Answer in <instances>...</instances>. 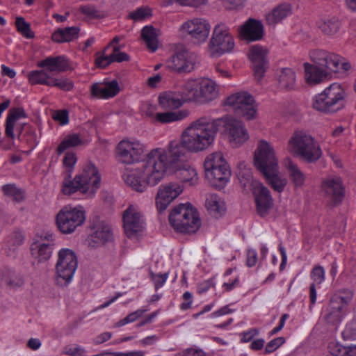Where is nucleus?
<instances>
[{
    "label": "nucleus",
    "instance_id": "nucleus-38",
    "mask_svg": "<svg viewBox=\"0 0 356 356\" xmlns=\"http://www.w3.org/2000/svg\"><path fill=\"white\" fill-rule=\"evenodd\" d=\"M187 110H181L175 112L158 113L156 115V120L161 123H170L184 119L188 115Z\"/></svg>",
    "mask_w": 356,
    "mask_h": 356
},
{
    "label": "nucleus",
    "instance_id": "nucleus-59",
    "mask_svg": "<svg viewBox=\"0 0 356 356\" xmlns=\"http://www.w3.org/2000/svg\"><path fill=\"white\" fill-rule=\"evenodd\" d=\"M52 118L55 121L59 122L61 125L67 124L69 122L68 111L67 110L57 111Z\"/></svg>",
    "mask_w": 356,
    "mask_h": 356
},
{
    "label": "nucleus",
    "instance_id": "nucleus-1",
    "mask_svg": "<svg viewBox=\"0 0 356 356\" xmlns=\"http://www.w3.org/2000/svg\"><path fill=\"white\" fill-rule=\"evenodd\" d=\"M186 158V155L174 156L169 147L168 151L162 148L154 149L147 154L139 167L124 175V180L132 189L141 193L147 186L158 184L169 170L182 183L193 186L197 182V174L193 168L184 162Z\"/></svg>",
    "mask_w": 356,
    "mask_h": 356
},
{
    "label": "nucleus",
    "instance_id": "nucleus-35",
    "mask_svg": "<svg viewBox=\"0 0 356 356\" xmlns=\"http://www.w3.org/2000/svg\"><path fill=\"white\" fill-rule=\"evenodd\" d=\"M79 31L80 29L77 26L58 29L53 33L51 39L53 41L58 43L70 42L78 38Z\"/></svg>",
    "mask_w": 356,
    "mask_h": 356
},
{
    "label": "nucleus",
    "instance_id": "nucleus-30",
    "mask_svg": "<svg viewBox=\"0 0 356 356\" xmlns=\"http://www.w3.org/2000/svg\"><path fill=\"white\" fill-rule=\"evenodd\" d=\"M198 92L200 104L209 102L215 99L218 95L216 83L210 79H204L200 82Z\"/></svg>",
    "mask_w": 356,
    "mask_h": 356
},
{
    "label": "nucleus",
    "instance_id": "nucleus-5",
    "mask_svg": "<svg viewBox=\"0 0 356 356\" xmlns=\"http://www.w3.org/2000/svg\"><path fill=\"white\" fill-rule=\"evenodd\" d=\"M168 218L174 229L180 233H195L201 225L198 213L190 203L175 207Z\"/></svg>",
    "mask_w": 356,
    "mask_h": 356
},
{
    "label": "nucleus",
    "instance_id": "nucleus-23",
    "mask_svg": "<svg viewBox=\"0 0 356 356\" xmlns=\"http://www.w3.org/2000/svg\"><path fill=\"white\" fill-rule=\"evenodd\" d=\"M240 37L247 41H256L261 40L264 36V26L262 23L252 18H250L239 28Z\"/></svg>",
    "mask_w": 356,
    "mask_h": 356
},
{
    "label": "nucleus",
    "instance_id": "nucleus-18",
    "mask_svg": "<svg viewBox=\"0 0 356 356\" xmlns=\"http://www.w3.org/2000/svg\"><path fill=\"white\" fill-rule=\"evenodd\" d=\"M310 57L313 63L318 65L331 76L333 72L339 71L340 57L339 55L327 51L318 49L312 51Z\"/></svg>",
    "mask_w": 356,
    "mask_h": 356
},
{
    "label": "nucleus",
    "instance_id": "nucleus-31",
    "mask_svg": "<svg viewBox=\"0 0 356 356\" xmlns=\"http://www.w3.org/2000/svg\"><path fill=\"white\" fill-rule=\"evenodd\" d=\"M291 14V6L288 3H282L275 7L270 13L266 15V23L268 25L274 26L282 22Z\"/></svg>",
    "mask_w": 356,
    "mask_h": 356
},
{
    "label": "nucleus",
    "instance_id": "nucleus-15",
    "mask_svg": "<svg viewBox=\"0 0 356 356\" xmlns=\"http://www.w3.org/2000/svg\"><path fill=\"white\" fill-rule=\"evenodd\" d=\"M27 115L22 107L12 108L9 110L5 122V134L6 136L13 140L15 138L14 130H16L17 138L19 140L24 130L29 127L27 123H17L21 118H26Z\"/></svg>",
    "mask_w": 356,
    "mask_h": 356
},
{
    "label": "nucleus",
    "instance_id": "nucleus-43",
    "mask_svg": "<svg viewBox=\"0 0 356 356\" xmlns=\"http://www.w3.org/2000/svg\"><path fill=\"white\" fill-rule=\"evenodd\" d=\"M353 297V292L347 289H343L337 291L331 298L330 300L337 302L347 309L348 306Z\"/></svg>",
    "mask_w": 356,
    "mask_h": 356
},
{
    "label": "nucleus",
    "instance_id": "nucleus-46",
    "mask_svg": "<svg viewBox=\"0 0 356 356\" xmlns=\"http://www.w3.org/2000/svg\"><path fill=\"white\" fill-rule=\"evenodd\" d=\"M81 143L82 140L77 134H73L67 135L58 146L57 153L61 154L67 148L76 147Z\"/></svg>",
    "mask_w": 356,
    "mask_h": 356
},
{
    "label": "nucleus",
    "instance_id": "nucleus-54",
    "mask_svg": "<svg viewBox=\"0 0 356 356\" xmlns=\"http://www.w3.org/2000/svg\"><path fill=\"white\" fill-rule=\"evenodd\" d=\"M207 1L208 0H168V3L172 4L177 2L181 6L199 7L200 6L206 4Z\"/></svg>",
    "mask_w": 356,
    "mask_h": 356
},
{
    "label": "nucleus",
    "instance_id": "nucleus-53",
    "mask_svg": "<svg viewBox=\"0 0 356 356\" xmlns=\"http://www.w3.org/2000/svg\"><path fill=\"white\" fill-rule=\"evenodd\" d=\"M24 240V236L22 232L19 231H14L10 236V239L8 243L9 245L12 246L13 249L16 247L21 245Z\"/></svg>",
    "mask_w": 356,
    "mask_h": 356
},
{
    "label": "nucleus",
    "instance_id": "nucleus-49",
    "mask_svg": "<svg viewBox=\"0 0 356 356\" xmlns=\"http://www.w3.org/2000/svg\"><path fill=\"white\" fill-rule=\"evenodd\" d=\"M3 193L13 197L16 202H21L24 199V192L22 189L16 187L15 184H6L2 187Z\"/></svg>",
    "mask_w": 356,
    "mask_h": 356
},
{
    "label": "nucleus",
    "instance_id": "nucleus-55",
    "mask_svg": "<svg viewBox=\"0 0 356 356\" xmlns=\"http://www.w3.org/2000/svg\"><path fill=\"white\" fill-rule=\"evenodd\" d=\"M151 277L154 283L155 289L158 290L165 282L168 277V273H165L163 274H154L151 273Z\"/></svg>",
    "mask_w": 356,
    "mask_h": 356
},
{
    "label": "nucleus",
    "instance_id": "nucleus-61",
    "mask_svg": "<svg viewBox=\"0 0 356 356\" xmlns=\"http://www.w3.org/2000/svg\"><path fill=\"white\" fill-rule=\"evenodd\" d=\"M257 261V254L255 250H249L247 253L246 264L248 267L254 266Z\"/></svg>",
    "mask_w": 356,
    "mask_h": 356
},
{
    "label": "nucleus",
    "instance_id": "nucleus-34",
    "mask_svg": "<svg viewBox=\"0 0 356 356\" xmlns=\"http://www.w3.org/2000/svg\"><path fill=\"white\" fill-rule=\"evenodd\" d=\"M159 102L164 109H177L183 105L179 92H165L159 97Z\"/></svg>",
    "mask_w": 356,
    "mask_h": 356
},
{
    "label": "nucleus",
    "instance_id": "nucleus-2",
    "mask_svg": "<svg viewBox=\"0 0 356 356\" xmlns=\"http://www.w3.org/2000/svg\"><path fill=\"white\" fill-rule=\"evenodd\" d=\"M219 120L202 117L193 122L183 132L181 140L170 142L169 148L172 155H187L191 152H200L210 147L220 130Z\"/></svg>",
    "mask_w": 356,
    "mask_h": 356
},
{
    "label": "nucleus",
    "instance_id": "nucleus-56",
    "mask_svg": "<svg viewBox=\"0 0 356 356\" xmlns=\"http://www.w3.org/2000/svg\"><path fill=\"white\" fill-rule=\"evenodd\" d=\"M3 281L10 288L14 289L23 284L24 281L21 277L12 275L10 277H3Z\"/></svg>",
    "mask_w": 356,
    "mask_h": 356
},
{
    "label": "nucleus",
    "instance_id": "nucleus-8",
    "mask_svg": "<svg viewBox=\"0 0 356 356\" xmlns=\"http://www.w3.org/2000/svg\"><path fill=\"white\" fill-rule=\"evenodd\" d=\"M345 92L337 83L331 84L315 97L313 107L323 112H334L343 106Z\"/></svg>",
    "mask_w": 356,
    "mask_h": 356
},
{
    "label": "nucleus",
    "instance_id": "nucleus-13",
    "mask_svg": "<svg viewBox=\"0 0 356 356\" xmlns=\"http://www.w3.org/2000/svg\"><path fill=\"white\" fill-rule=\"evenodd\" d=\"M216 120L221 122L220 128L225 129V133L228 136L229 143L233 147H239L248 139V131L241 121L227 118H217Z\"/></svg>",
    "mask_w": 356,
    "mask_h": 356
},
{
    "label": "nucleus",
    "instance_id": "nucleus-16",
    "mask_svg": "<svg viewBox=\"0 0 356 356\" xmlns=\"http://www.w3.org/2000/svg\"><path fill=\"white\" fill-rule=\"evenodd\" d=\"M254 197L258 215L262 218L268 215L273 205V200L268 188L261 182L254 184L252 190Z\"/></svg>",
    "mask_w": 356,
    "mask_h": 356
},
{
    "label": "nucleus",
    "instance_id": "nucleus-9",
    "mask_svg": "<svg viewBox=\"0 0 356 356\" xmlns=\"http://www.w3.org/2000/svg\"><path fill=\"white\" fill-rule=\"evenodd\" d=\"M56 264V283L65 286L71 282L77 268L78 261L75 252L68 248L61 249L58 252Z\"/></svg>",
    "mask_w": 356,
    "mask_h": 356
},
{
    "label": "nucleus",
    "instance_id": "nucleus-42",
    "mask_svg": "<svg viewBox=\"0 0 356 356\" xmlns=\"http://www.w3.org/2000/svg\"><path fill=\"white\" fill-rule=\"evenodd\" d=\"M296 81L295 72L291 68L282 69L279 76V83L280 88L286 90H291L293 88Z\"/></svg>",
    "mask_w": 356,
    "mask_h": 356
},
{
    "label": "nucleus",
    "instance_id": "nucleus-27",
    "mask_svg": "<svg viewBox=\"0 0 356 356\" xmlns=\"http://www.w3.org/2000/svg\"><path fill=\"white\" fill-rule=\"evenodd\" d=\"M39 67H46L50 72H65L70 69L68 59L65 56H49L38 63Z\"/></svg>",
    "mask_w": 356,
    "mask_h": 356
},
{
    "label": "nucleus",
    "instance_id": "nucleus-4",
    "mask_svg": "<svg viewBox=\"0 0 356 356\" xmlns=\"http://www.w3.org/2000/svg\"><path fill=\"white\" fill-rule=\"evenodd\" d=\"M101 176L98 169L94 164L90 163L83 169L81 174L77 175L72 179V169L65 176L62 183V193L65 195H72L76 192H80L88 197L94 196L99 188Z\"/></svg>",
    "mask_w": 356,
    "mask_h": 356
},
{
    "label": "nucleus",
    "instance_id": "nucleus-47",
    "mask_svg": "<svg viewBox=\"0 0 356 356\" xmlns=\"http://www.w3.org/2000/svg\"><path fill=\"white\" fill-rule=\"evenodd\" d=\"M289 177L296 186H301L305 181V176L298 165L290 161L288 165Z\"/></svg>",
    "mask_w": 356,
    "mask_h": 356
},
{
    "label": "nucleus",
    "instance_id": "nucleus-3",
    "mask_svg": "<svg viewBox=\"0 0 356 356\" xmlns=\"http://www.w3.org/2000/svg\"><path fill=\"white\" fill-rule=\"evenodd\" d=\"M254 165L266 182L277 192L284 191L286 180L278 176V160L273 147L261 140L254 152Z\"/></svg>",
    "mask_w": 356,
    "mask_h": 356
},
{
    "label": "nucleus",
    "instance_id": "nucleus-40",
    "mask_svg": "<svg viewBox=\"0 0 356 356\" xmlns=\"http://www.w3.org/2000/svg\"><path fill=\"white\" fill-rule=\"evenodd\" d=\"M340 26L341 23L336 17L326 18L318 22V28L323 33L328 35H332L337 33Z\"/></svg>",
    "mask_w": 356,
    "mask_h": 356
},
{
    "label": "nucleus",
    "instance_id": "nucleus-62",
    "mask_svg": "<svg viewBox=\"0 0 356 356\" xmlns=\"http://www.w3.org/2000/svg\"><path fill=\"white\" fill-rule=\"evenodd\" d=\"M183 298L186 301L184 302L180 305V309L181 310H187L191 308L192 304V294L188 291H186L183 294Z\"/></svg>",
    "mask_w": 356,
    "mask_h": 356
},
{
    "label": "nucleus",
    "instance_id": "nucleus-32",
    "mask_svg": "<svg viewBox=\"0 0 356 356\" xmlns=\"http://www.w3.org/2000/svg\"><path fill=\"white\" fill-rule=\"evenodd\" d=\"M327 310L328 313L324 317L325 321L327 323L333 326H337L339 324L347 311L341 305L340 306L337 302L331 300H330Z\"/></svg>",
    "mask_w": 356,
    "mask_h": 356
},
{
    "label": "nucleus",
    "instance_id": "nucleus-52",
    "mask_svg": "<svg viewBox=\"0 0 356 356\" xmlns=\"http://www.w3.org/2000/svg\"><path fill=\"white\" fill-rule=\"evenodd\" d=\"M285 342L284 337H280L269 341L265 347V354H268L276 350Z\"/></svg>",
    "mask_w": 356,
    "mask_h": 356
},
{
    "label": "nucleus",
    "instance_id": "nucleus-33",
    "mask_svg": "<svg viewBox=\"0 0 356 356\" xmlns=\"http://www.w3.org/2000/svg\"><path fill=\"white\" fill-rule=\"evenodd\" d=\"M54 244L34 242L31 245V252L38 262L47 261L51 256Z\"/></svg>",
    "mask_w": 356,
    "mask_h": 356
},
{
    "label": "nucleus",
    "instance_id": "nucleus-44",
    "mask_svg": "<svg viewBox=\"0 0 356 356\" xmlns=\"http://www.w3.org/2000/svg\"><path fill=\"white\" fill-rule=\"evenodd\" d=\"M328 348L332 356H356V347L343 346L338 343H330Z\"/></svg>",
    "mask_w": 356,
    "mask_h": 356
},
{
    "label": "nucleus",
    "instance_id": "nucleus-39",
    "mask_svg": "<svg viewBox=\"0 0 356 356\" xmlns=\"http://www.w3.org/2000/svg\"><path fill=\"white\" fill-rule=\"evenodd\" d=\"M141 36L150 51H155L157 49L158 40L154 26H145L143 27L141 31Z\"/></svg>",
    "mask_w": 356,
    "mask_h": 356
},
{
    "label": "nucleus",
    "instance_id": "nucleus-12",
    "mask_svg": "<svg viewBox=\"0 0 356 356\" xmlns=\"http://www.w3.org/2000/svg\"><path fill=\"white\" fill-rule=\"evenodd\" d=\"M225 104L232 106L235 113L250 120L257 114L255 101L253 96L246 91H240L229 96Z\"/></svg>",
    "mask_w": 356,
    "mask_h": 356
},
{
    "label": "nucleus",
    "instance_id": "nucleus-26",
    "mask_svg": "<svg viewBox=\"0 0 356 356\" xmlns=\"http://www.w3.org/2000/svg\"><path fill=\"white\" fill-rule=\"evenodd\" d=\"M120 88L116 80L106 83L104 86L95 83L91 86L90 92L93 97L108 99L119 93Z\"/></svg>",
    "mask_w": 356,
    "mask_h": 356
},
{
    "label": "nucleus",
    "instance_id": "nucleus-17",
    "mask_svg": "<svg viewBox=\"0 0 356 356\" xmlns=\"http://www.w3.org/2000/svg\"><path fill=\"white\" fill-rule=\"evenodd\" d=\"M268 51L259 44L252 46L249 52V58L252 64L254 77L257 81H260L264 77L268 67V60L266 58Z\"/></svg>",
    "mask_w": 356,
    "mask_h": 356
},
{
    "label": "nucleus",
    "instance_id": "nucleus-60",
    "mask_svg": "<svg viewBox=\"0 0 356 356\" xmlns=\"http://www.w3.org/2000/svg\"><path fill=\"white\" fill-rule=\"evenodd\" d=\"M175 356H205V353L202 349L189 348L181 353H177Z\"/></svg>",
    "mask_w": 356,
    "mask_h": 356
},
{
    "label": "nucleus",
    "instance_id": "nucleus-45",
    "mask_svg": "<svg viewBox=\"0 0 356 356\" xmlns=\"http://www.w3.org/2000/svg\"><path fill=\"white\" fill-rule=\"evenodd\" d=\"M50 77L48 74L43 70H33L29 73V81L31 84H42L49 86Z\"/></svg>",
    "mask_w": 356,
    "mask_h": 356
},
{
    "label": "nucleus",
    "instance_id": "nucleus-36",
    "mask_svg": "<svg viewBox=\"0 0 356 356\" xmlns=\"http://www.w3.org/2000/svg\"><path fill=\"white\" fill-rule=\"evenodd\" d=\"M236 174L241 186L244 189L246 187H249L252 191L254 188V184L260 182L259 181L253 179L251 169L247 168L244 163H240L238 164Z\"/></svg>",
    "mask_w": 356,
    "mask_h": 356
},
{
    "label": "nucleus",
    "instance_id": "nucleus-22",
    "mask_svg": "<svg viewBox=\"0 0 356 356\" xmlns=\"http://www.w3.org/2000/svg\"><path fill=\"white\" fill-rule=\"evenodd\" d=\"M122 219L124 232L129 238L134 236L138 232L143 231L144 222L141 215L133 207H129L124 211Z\"/></svg>",
    "mask_w": 356,
    "mask_h": 356
},
{
    "label": "nucleus",
    "instance_id": "nucleus-64",
    "mask_svg": "<svg viewBox=\"0 0 356 356\" xmlns=\"http://www.w3.org/2000/svg\"><path fill=\"white\" fill-rule=\"evenodd\" d=\"M259 334V330L256 328L252 329L246 332L243 333V338L241 339L242 342L250 341L254 336Z\"/></svg>",
    "mask_w": 356,
    "mask_h": 356
},
{
    "label": "nucleus",
    "instance_id": "nucleus-21",
    "mask_svg": "<svg viewBox=\"0 0 356 356\" xmlns=\"http://www.w3.org/2000/svg\"><path fill=\"white\" fill-rule=\"evenodd\" d=\"M182 187L177 183H169L160 186L156 197L158 211L161 213L181 193Z\"/></svg>",
    "mask_w": 356,
    "mask_h": 356
},
{
    "label": "nucleus",
    "instance_id": "nucleus-14",
    "mask_svg": "<svg viewBox=\"0 0 356 356\" xmlns=\"http://www.w3.org/2000/svg\"><path fill=\"white\" fill-rule=\"evenodd\" d=\"M144 153V146L139 141L122 140L116 147V154L120 162L133 164L138 162Z\"/></svg>",
    "mask_w": 356,
    "mask_h": 356
},
{
    "label": "nucleus",
    "instance_id": "nucleus-63",
    "mask_svg": "<svg viewBox=\"0 0 356 356\" xmlns=\"http://www.w3.org/2000/svg\"><path fill=\"white\" fill-rule=\"evenodd\" d=\"M81 11L84 15L92 18H96L98 17V11L94 7L92 6H82L81 8Z\"/></svg>",
    "mask_w": 356,
    "mask_h": 356
},
{
    "label": "nucleus",
    "instance_id": "nucleus-41",
    "mask_svg": "<svg viewBox=\"0 0 356 356\" xmlns=\"http://www.w3.org/2000/svg\"><path fill=\"white\" fill-rule=\"evenodd\" d=\"M206 206L210 214L216 218L220 217L225 211L223 202L216 195H211L207 199Z\"/></svg>",
    "mask_w": 356,
    "mask_h": 356
},
{
    "label": "nucleus",
    "instance_id": "nucleus-6",
    "mask_svg": "<svg viewBox=\"0 0 356 356\" xmlns=\"http://www.w3.org/2000/svg\"><path fill=\"white\" fill-rule=\"evenodd\" d=\"M289 150L302 160L314 163L322 156V150L318 143L309 134L303 131H296L289 141Z\"/></svg>",
    "mask_w": 356,
    "mask_h": 356
},
{
    "label": "nucleus",
    "instance_id": "nucleus-7",
    "mask_svg": "<svg viewBox=\"0 0 356 356\" xmlns=\"http://www.w3.org/2000/svg\"><path fill=\"white\" fill-rule=\"evenodd\" d=\"M205 178L217 189L223 188L228 182L231 170L220 152L209 155L204 163Z\"/></svg>",
    "mask_w": 356,
    "mask_h": 356
},
{
    "label": "nucleus",
    "instance_id": "nucleus-19",
    "mask_svg": "<svg viewBox=\"0 0 356 356\" xmlns=\"http://www.w3.org/2000/svg\"><path fill=\"white\" fill-rule=\"evenodd\" d=\"M167 67L178 73L190 72L194 68L195 59L186 49L176 51L167 60Z\"/></svg>",
    "mask_w": 356,
    "mask_h": 356
},
{
    "label": "nucleus",
    "instance_id": "nucleus-24",
    "mask_svg": "<svg viewBox=\"0 0 356 356\" xmlns=\"http://www.w3.org/2000/svg\"><path fill=\"white\" fill-rule=\"evenodd\" d=\"M325 193L331 197L334 205L339 204L344 197V188L340 178L327 179L322 182Z\"/></svg>",
    "mask_w": 356,
    "mask_h": 356
},
{
    "label": "nucleus",
    "instance_id": "nucleus-28",
    "mask_svg": "<svg viewBox=\"0 0 356 356\" xmlns=\"http://www.w3.org/2000/svg\"><path fill=\"white\" fill-rule=\"evenodd\" d=\"M304 68L305 80L310 85L318 84L330 76L328 72L314 63V64L305 63Z\"/></svg>",
    "mask_w": 356,
    "mask_h": 356
},
{
    "label": "nucleus",
    "instance_id": "nucleus-50",
    "mask_svg": "<svg viewBox=\"0 0 356 356\" xmlns=\"http://www.w3.org/2000/svg\"><path fill=\"white\" fill-rule=\"evenodd\" d=\"M49 86H55L64 91H70L73 88L74 83L67 78L56 79L51 77Z\"/></svg>",
    "mask_w": 356,
    "mask_h": 356
},
{
    "label": "nucleus",
    "instance_id": "nucleus-10",
    "mask_svg": "<svg viewBox=\"0 0 356 356\" xmlns=\"http://www.w3.org/2000/svg\"><path fill=\"white\" fill-rule=\"evenodd\" d=\"M85 214L82 208L64 207L56 216V227L62 234H70L83 224Z\"/></svg>",
    "mask_w": 356,
    "mask_h": 356
},
{
    "label": "nucleus",
    "instance_id": "nucleus-11",
    "mask_svg": "<svg viewBox=\"0 0 356 356\" xmlns=\"http://www.w3.org/2000/svg\"><path fill=\"white\" fill-rule=\"evenodd\" d=\"M234 47V40L229 27L225 24L215 26L209 48L212 56H220L230 52Z\"/></svg>",
    "mask_w": 356,
    "mask_h": 356
},
{
    "label": "nucleus",
    "instance_id": "nucleus-29",
    "mask_svg": "<svg viewBox=\"0 0 356 356\" xmlns=\"http://www.w3.org/2000/svg\"><path fill=\"white\" fill-rule=\"evenodd\" d=\"M106 49L102 51L96 53L95 65L99 68H106L113 62L129 61V56L125 52H120L116 54L106 55Z\"/></svg>",
    "mask_w": 356,
    "mask_h": 356
},
{
    "label": "nucleus",
    "instance_id": "nucleus-20",
    "mask_svg": "<svg viewBox=\"0 0 356 356\" xmlns=\"http://www.w3.org/2000/svg\"><path fill=\"white\" fill-rule=\"evenodd\" d=\"M181 29L189 34L197 42H202L208 38L211 26L207 20L195 18L184 23Z\"/></svg>",
    "mask_w": 356,
    "mask_h": 356
},
{
    "label": "nucleus",
    "instance_id": "nucleus-57",
    "mask_svg": "<svg viewBox=\"0 0 356 356\" xmlns=\"http://www.w3.org/2000/svg\"><path fill=\"white\" fill-rule=\"evenodd\" d=\"M311 276L314 279V282L317 284H321L325 279V272L322 266H316L313 268Z\"/></svg>",
    "mask_w": 356,
    "mask_h": 356
},
{
    "label": "nucleus",
    "instance_id": "nucleus-37",
    "mask_svg": "<svg viewBox=\"0 0 356 356\" xmlns=\"http://www.w3.org/2000/svg\"><path fill=\"white\" fill-rule=\"evenodd\" d=\"M182 102H195L200 104L198 85L193 81L187 82L181 92H179Z\"/></svg>",
    "mask_w": 356,
    "mask_h": 356
},
{
    "label": "nucleus",
    "instance_id": "nucleus-58",
    "mask_svg": "<svg viewBox=\"0 0 356 356\" xmlns=\"http://www.w3.org/2000/svg\"><path fill=\"white\" fill-rule=\"evenodd\" d=\"M76 162V157L74 153L72 152H67L63 159V165L68 168L67 174H69V170L72 169L73 170V168L74 164Z\"/></svg>",
    "mask_w": 356,
    "mask_h": 356
},
{
    "label": "nucleus",
    "instance_id": "nucleus-51",
    "mask_svg": "<svg viewBox=\"0 0 356 356\" xmlns=\"http://www.w3.org/2000/svg\"><path fill=\"white\" fill-rule=\"evenodd\" d=\"M152 15V10L148 8H139L136 10L131 13L129 15L130 19L134 21L144 19Z\"/></svg>",
    "mask_w": 356,
    "mask_h": 356
},
{
    "label": "nucleus",
    "instance_id": "nucleus-25",
    "mask_svg": "<svg viewBox=\"0 0 356 356\" xmlns=\"http://www.w3.org/2000/svg\"><path fill=\"white\" fill-rule=\"evenodd\" d=\"M90 234V245L99 246L105 244L113 238V234L111 227L103 223H95L91 227Z\"/></svg>",
    "mask_w": 356,
    "mask_h": 356
},
{
    "label": "nucleus",
    "instance_id": "nucleus-48",
    "mask_svg": "<svg viewBox=\"0 0 356 356\" xmlns=\"http://www.w3.org/2000/svg\"><path fill=\"white\" fill-rule=\"evenodd\" d=\"M15 26L17 30L24 37L31 39L35 36L34 33L31 31L30 24L26 22L24 17H17L15 20Z\"/></svg>",
    "mask_w": 356,
    "mask_h": 356
}]
</instances>
